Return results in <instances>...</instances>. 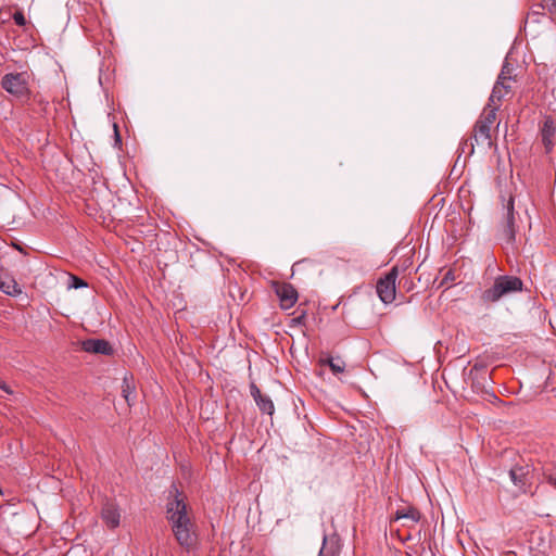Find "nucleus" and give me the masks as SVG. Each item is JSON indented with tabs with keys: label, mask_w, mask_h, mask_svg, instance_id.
<instances>
[{
	"label": "nucleus",
	"mask_w": 556,
	"mask_h": 556,
	"mask_svg": "<svg viewBox=\"0 0 556 556\" xmlns=\"http://www.w3.org/2000/svg\"><path fill=\"white\" fill-rule=\"evenodd\" d=\"M166 518L177 543L186 551L197 545V525L190 516L184 494L175 486L169 491L166 504Z\"/></svg>",
	"instance_id": "obj_1"
},
{
	"label": "nucleus",
	"mask_w": 556,
	"mask_h": 556,
	"mask_svg": "<svg viewBox=\"0 0 556 556\" xmlns=\"http://www.w3.org/2000/svg\"><path fill=\"white\" fill-rule=\"evenodd\" d=\"M493 103H488L479 118L473 125L472 135L469 139L464 140L463 144L470 147L469 153H473L475 143L478 146H483L485 148H491L493 146L491 129L496 119V111L497 106Z\"/></svg>",
	"instance_id": "obj_2"
},
{
	"label": "nucleus",
	"mask_w": 556,
	"mask_h": 556,
	"mask_svg": "<svg viewBox=\"0 0 556 556\" xmlns=\"http://www.w3.org/2000/svg\"><path fill=\"white\" fill-rule=\"evenodd\" d=\"M523 288L522 280L517 276L501 275L494 279L493 285L482 291L480 300L483 304L490 305L498 302L503 298L521 292Z\"/></svg>",
	"instance_id": "obj_3"
},
{
	"label": "nucleus",
	"mask_w": 556,
	"mask_h": 556,
	"mask_svg": "<svg viewBox=\"0 0 556 556\" xmlns=\"http://www.w3.org/2000/svg\"><path fill=\"white\" fill-rule=\"evenodd\" d=\"M504 208V222L500 230V240L506 244L513 247L516 241V218H515V205L514 198L510 195L507 202L503 205Z\"/></svg>",
	"instance_id": "obj_4"
},
{
	"label": "nucleus",
	"mask_w": 556,
	"mask_h": 556,
	"mask_svg": "<svg viewBox=\"0 0 556 556\" xmlns=\"http://www.w3.org/2000/svg\"><path fill=\"white\" fill-rule=\"evenodd\" d=\"M399 276V267L393 266L383 277H380L376 285L378 298L384 304H390L395 300L396 279Z\"/></svg>",
	"instance_id": "obj_5"
},
{
	"label": "nucleus",
	"mask_w": 556,
	"mask_h": 556,
	"mask_svg": "<svg viewBox=\"0 0 556 556\" xmlns=\"http://www.w3.org/2000/svg\"><path fill=\"white\" fill-rule=\"evenodd\" d=\"M2 88L17 98L29 96L28 75L26 73L5 74L1 79Z\"/></svg>",
	"instance_id": "obj_6"
},
{
	"label": "nucleus",
	"mask_w": 556,
	"mask_h": 556,
	"mask_svg": "<svg viewBox=\"0 0 556 556\" xmlns=\"http://www.w3.org/2000/svg\"><path fill=\"white\" fill-rule=\"evenodd\" d=\"M513 71L514 68L508 62L503 64L501 73L489 98L490 103L495 104V102H500L506 94L511 91L510 81L513 80Z\"/></svg>",
	"instance_id": "obj_7"
},
{
	"label": "nucleus",
	"mask_w": 556,
	"mask_h": 556,
	"mask_svg": "<svg viewBox=\"0 0 556 556\" xmlns=\"http://www.w3.org/2000/svg\"><path fill=\"white\" fill-rule=\"evenodd\" d=\"M273 288L282 309H289L296 303L299 298L298 291L291 283L275 281L273 282Z\"/></svg>",
	"instance_id": "obj_8"
},
{
	"label": "nucleus",
	"mask_w": 556,
	"mask_h": 556,
	"mask_svg": "<svg viewBox=\"0 0 556 556\" xmlns=\"http://www.w3.org/2000/svg\"><path fill=\"white\" fill-rule=\"evenodd\" d=\"M101 518L110 529H115L121 523V510L116 503L106 501L101 509Z\"/></svg>",
	"instance_id": "obj_9"
},
{
	"label": "nucleus",
	"mask_w": 556,
	"mask_h": 556,
	"mask_svg": "<svg viewBox=\"0 0 556 556\" xmlns=\"http://www.w3.org/2000/svg\"><path fill=\"white\" fill-rule=\"evenodd\" d=\"M421 513L414 506H403L395 510L392 520H404L402 526L413 527L420 521Z\"/></svg>",
	"instance_id": "obj_10"
},
{
	"label": "nucleus",
	"mask_w": 556,
	"mask_h": 556,
	"mask_svg": "<svg viewBox=\"0 0 556 556\" xmlns=\"http://www.w3.org/2000/svg\"><path fill=\"white\" fill-rule=\"evenodd\" d=\"M81 348L87 353L111 355L113 349L109 341L104 339H87L83 341Z\"/></svg>",
	"instance_id": "obj_11"
},
{
	"label": "nucleus",
	"mask_w": 556,
	"mask_h": 556,
	"mask_svg": "<svg viewBox=\"0 0 556 556\" xmlns=\"http://www.w3.org/2000/svg\"><path fill=\"white\" fill-rule=\"evenodd\" d=\"M556 134V121L547 116L544 119L543 127L541 129L542 142L544 144L545 151L549 153L554 148L553 138Z\"/></svg>",
	"instance_id": "obj_12"
},
{
	"label": "nucleus",
	"mask_w": 556,
	"mask_h": 556,
	"mask_svg": "<svg viewBox=\"0 0 556 556\" xmlns=\"http://www.w3.org/2000/svg\"><path fill=\"white\" fill-rule=\"evenodd\" d=\"M340 549V540L337 535L328 536L327 534H324L323 545L318 556H339Z\"/></svg>",
	"instance_id": "obj_13"
},
{
	"label": "nucleus",
	"mask_w": 556,
	"mask_h": 556,
	"mask_svg": "<svg viewBox=\"0 0 556 556\" xmlns=\"http://www.w3.org/2000/svg\"><path fill=\"white\" fill-rule=\"evenodd\" d=\"M528 467L515 466L509 470V477L513 483L521 491L526 492L528 484Z\"/></svg>",
	"instance_id": "obj_14"
},
{
	"label": "nucleus",
	"mask_w": 556,
	"mask_h": 556,
	"mask_svg": "<svg viewBox=\"0 0 556 556\" xmlns=\"http://www.w3.org/2000/svg\"><path fill=\"white\" fill-rule=\"evenodd\" d=\"M122 394L123 397L126 400L128 406H131L136 399L135 386L132 383V380L128 379L127 376H125L123 379Z\"/></svg>",
	"instance_id": "obj_15"
},
{
	"label": "nucleus",
	"mask_w": 556,
	"mask_h": 556,
	"mask_svg": "<svg viewBox=\"0 0 556 556\" xmlns=\"http://www.w3.org/2000/svg\"><path fill=\"white\" fill-rule=\"evenodd\" d=\"M320 365H328L334 375L341 374L345 369V363L340 358H320Z\"/></svg>",
	"instance_id": "obj_16"
},
{
	"label": "nucleus",
	"mask_w": 556,
	"mask_h": 556,
	"mask_svg": "<svg viewBox=\"0 0 556 556\" xmlns=\"http://www.w3.org/2000/svg\"><path fill=\"white\" fill-rule=\"evenodd\" d=\"M0 290L11 296H16L22 293V289L14 279L0 281Z\"/></svg>",
	"instance_id": "obj_17"
},
{
	"label": "nucleus",
	"mask_w": 556,
	"mask_h": 556,
	"mask_svg": "<svg viewBox=\"0 0 556 556\" xmlns=\"http://www.w3.org/2000/svg\"><path fill=\"white\" fill-rule=\"evenodd\" d=\"M255 403H256V405L258 406V408H260V410L262 413H265V414H268V415H273L274 414L275 406H274V403H273L271 399L268 395L262 394L261 397L255 400Z\"/></svg>",
	"instance_id": "obj_18"
},
{
	"label": "nucleus",
	"mask_w": 556,
	"mask_h": 556,
	"mask_svg": "<svg viewBox=\"0 0 556 556\" xmlns=\"http://www.w3.org/2000/svg\"><path fill=\"white\" fill-rule=\"evenodd\" d=\"M293 314L295 316L291 318L289 326H304L306 320V311L298 308Z\"/></svg>",
	"instance_id": "obj_19"
},
{
	"label": "nucleus",
	"mask_w": 556,
	"mask_h": 556,
	"mask_svg": "<svg viewBox=\"0 0 556 556\" xmlns=\"http://www.w3.org/2000/svg\"><path fill=\"white\" fill-rule=\"evenodd\" d=\"M88 285H87V282L84 279H81V278H79V277H77L75 275H70V277H68V288L79 289V288H85Z\"/></svg>",
	"instance_id": "obj_20"
},
{
	"label": "nucleus",
	"mask_w": 556,
	"mask_h": 556,
	"mask_svg": "<svg viewBox=\"0 0 556 556\" xmlns=\"http://www.w3.org/2000/svg\"><path fill=\"white\" fill-rule=\"evenodd\" d=\"M13 21L18 26H25L26 25V17L23 12L16 11L13 13Z\"/></svg>",
	"instance_id": "obj_21"
},
{
	"label": "nucleus",
	"mask_w": 556,
	"mask_h": 556,
	"mask_svg": "<svg viewBox=\"0 0 556 556\" xmlns=\"http://www.w3.org/2000/svg\"><path fill=\"white\" fill-rule=\"evenodd\" d=\"M250 393L254 401L261 397V395L263 394L254 382L250 384Z\"/></svg>",
	"instance_id": "obj_22"
},
{
	"label": "nucleus",
	"mask_w": 556,
	"mask_h": 556,
	"mask_svg": "<svg viewBox=\"0 0 556 556\" xmlns=\"http://www.w3.org/2000/svg\"><path fill=\"white\" fill-rule=\"evenodd\" d=\"M447 280H454V276H453V273L451 270H448L446 273V275L444 276L443 278V282L447 281Z\"/></svg>",
	"instance_id": "obj_23"
},
{
	"label": "nucleus",
	"mask_w": 556,
	"mask_h": 556,
	"mask_svg": "<svg viewBox=\"0 0 556 556\" xmlns=\"http://www.w3.org/2000/svg\"><path fill=\"white\" fill-rule=\"evenodd\" d=\"M114 131H115V138L117 141H121V137H119V134H118V130H117V125L114 124Z\"/></svg>",
	"instance_id": "obj_24"
},
{
	"label": "nucleus",
	"mask_w": 556,
	"mask_h": 556,
	"mask_svg": "<svg viewBox=\"0 0 556 556\" xmlns=\"http://www.w3.org/2000/svg\"><path fill=\"white\" fill-rule=\"evenodd\" d=\"M0 389L7 391V386H5V383L1 379H0Z\"/></svg>",
	"instance_id": "obj_25"
},
{
	"label": "nucleus",
	"mask_w": 556,
	"mask_h": 556,
	"mask_svg": "<svg viewBox=\"0 0 556 556\" xmlns=\"http://www.w3.org/2000/svg\"><path fill=\"white\" fill-rule=\"evenodd\" d=\"M412 286H413V282H410V285L406 283L407 290H410Z\"/></svg>",
	"instance_id": "obj_26"
},
{
	"label": "nucleus",
	"mask_w": 556,
	"mask_h": 556,
	"mask_svg": "<svg viewBox=\"0 0 556 556\" xmlns=\"http://www.w3.org/2000/svg\"><path fill=\"white\" fill-rule=\"evenodd\" d=\"M412 286H413V282H410V285L406 283L407 290H410Z\"/></svg>",
	"instance_id": "obj_27"
}]
</instances>
